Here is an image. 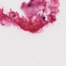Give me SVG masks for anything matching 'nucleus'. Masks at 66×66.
Segmentation results:
<instances>
[{
	"label": "nucleus",
	"mask_w": 66,
	"mask_h": 66,
	"mask_svg": "<svg viewBox=\"0 0 66 66\" xmlns=\"http://www.w3.org/2000/svg\"><path fill=\"white\" fill-rule=\"evenodd\" d=\"M32 5V4L31 3H29L28 4V7H30Z\"/></svg>",
	"instance_id": "obj_1"
},
{
	"label": "nucleus",
	"mask_w": 66,
	"mask_h": 66,
	"mask_svg": "<svg viewBox=\"0 0 66 66\" xmlns=\"http://www.w3.org/2000/svg\"><path fill=\"white\" fill-rule=\"evenodd\" d=\"M46 18V17H44V18H43V19L44 20H45V19H45V18Z\"/></svg>",
	"instance_id": "obj_2"
},
{
	"label": "nucleus",
	"mask_w": 66,
	"mask_h": 66,
	"mask_svg": "<svg viewBox=\"0 0 66 66\" xmlns=\"http://www.w3.org/2000/svg\"><path fill=\"white\" fill-rule=\"evenodd\" d=\"M13 17H16V16H15V15H13L12 16Z\"/></svg>",
	"instance_id": "obj_3"
},
{
	"label": "nucleus",
	"mask_w": 66,
	"mask_h": 66,
	"mask_svg": "<svg viewBox=\"0 0 66 66\" xmlns=\"http://www.w3.org/2000/svg\"><path fill=\"white\" fill-rule=\"evenodd\" d=\"M51 19H52V20H53V18H51Z\"/></svg>",
	"instance_id": "obj_4"
}]
</instances>
